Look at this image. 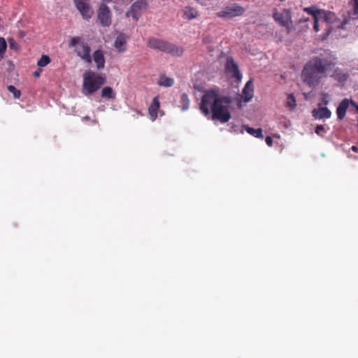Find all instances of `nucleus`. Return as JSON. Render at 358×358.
Returning a JSON list of instances; mask_svg holds the SVG:
<instances>
[{
    "instance_id": "obj_19",
    "label": "nucleus",
    "mask_w": 358,
    "mask_h": 358,
    "mask_svg": "<svg viewBox=\"0 0 358 358\" xmlns=\"http://www.w3.org/2000/svg\"><path fill=\"white\" fill-rule=\"evenodd\" d=\"M101 97L108 99H115V92L111 87H105L102 89Z\"/></svg>"
},
{
    "instance_id": "obj_37",
    "label": "nucleus",
    "mask_w": 358,
    "mask_h": 358,
    "mask_svg": "<svg viewBox=\"0 0 358 358\" xmlns=\"http://www.w3.org/2000/svg\"><path fill=\"white\" fill-rule=\"evenodd\" d=\"M40 74H41V71H40V70L36 71L34 73V76L35 77H39V76H40Z\"/></svg>"
},
{
    "instance_id": "obj_14",
    "label": "nucleus",
    "mask_w": 358,
    "mask_h": 358,
    "mask_svg": "<svg viewBox=\"0 0 358 358\" xmlns=\"http://www.w3.org/2000/svg\"><path fill=\"white\" fill-rule=\"evenodd\" d=\"M92 59L96 64L97 70H101L105 67L106 60L104 52L102 50H95L92 54Z\"/></svg>"
},
{
    "instance_id": "obj_10",
    "label": "nucleus",
    "mask_w": 358,
    "mask_h": 358,
    "mask_svg": "<svg viewBox=\"0 0 358 358\" xmlns=\"http://www.w3.org/2000/svg\"><path fill=\"white\" fill-rule=\"evenodd\" d=\"M225 70L227 73L231 78L236 80L237 82L241 81L242 75L240 73L238 65L234 62L231 57H228L225 64Z\"/></svg>"
},
{
    "instance_id": "obj_40",
    "label": "nucleus",
    "mask_w": 358,
    "mask_h": 358,
    "mask_svg": "<svg viewBox=\"0 0 358 358\" xmlns=\"http://www.w3.org/2000/svg\"><path fill=\"white\" fill-rule=\"evenodd\" d=\"M83 119H85V120H89V119H90V117H89V116H85V117H84V118H83Z\"/></svg>"
},
{
    "instance_id": "obj_6",
    "label": "nucleus",
    "mask_w": 358,
    "mask_h": 358,
    "mask_svg": "<svg viewBox=\"0 0 358 358\" xmlns=\"http://www.w3.org/2000/svg\"><path fill=\"white\" fill-rule=\"evenodd\" d=\"M273 17L281 26L285 27L289 32L292 24V13L289 9L283 8L281 10H275Z\"/></svg>"
},
{
    "instance_id": "obj_2",
    "label": "nucleus",
    "mask_w": 358,
    "mask_h": 358,
    "mask_svg": "<svg viewBox=\"0 0 358 358\" xmlns=\"http://www.w3.org/2000/svg\"><path fill=\"white\" fill-rule=\"evenodd\" d=\"M333 64L325 58L315 57L308 61L301 71L302 81L310 87L318 85L327 76V71L332 69Z\"/></svg>"
},
{
    "instance_id": "obj_11",
    "label": "nucleus",
    "mask_w": 358,
    "mask_h": 358,
    "mask_svg": "<svg viewBox=\"0 0 358 358\" xmlns=\"http://www.w3.org/2000/svg\"><path fill=\"white\" fill-rule=\"evenodd\" d=\"M144 6L145 3L143 1L138 0L135 1L127 11V15L131 17L135 20H138L141 15V10Z\"/></svg>"
},
{
    "instance_id": "obj_33",
    "label": "nucleus",
    "mask_w": 358,
    "mask_h": 358,
    "mask_svg": "<svg viewBox=\"0 0 358 358\" xmlns=\"http://www.w3.org/2000/svg\"><path fill=\"white\" fill-rule=\"evenodd\" d=\"M8 43H9V45H10V48L11 49H13V50H17L18 49V45L17 43L15 41L14 39L11 38V39H9L8 40Z\"/></svg>"
},
{
    "instance_id": "obj_36",
    "label": "nucleus",
    "mask_w": 358,
    "mask_h": 358,
    "mask_svg": "<svg viewBox=\"0 0 358 358\" xmlns=\"http://www.w3.org/2000/svg\"><path fill=\"white\" fill-rule=\"evenodd\" d=\"M73 1H74L75 4H77V3H79L80 2L90 1V0H73Z\"/></svg>"
},
{
    "instance_id": "obj_25",
    "label": "nucleus",
    "mask_w": 358,
    "mask_h": 358,
    "mask_svg": "<svg viewBox=\"0 0 358 358\" xmlns=\"http://www.w3.org/2000/svg\"><path fill=\"white\" fill-rule=\"evenodd\" d=\"M50 62V59L48 55H42L38 61L37 64L40 67H44Z\"/></svg>"
},
{
    "instance_id": "obj_13",
    "label": "nucleus",
    "mask_w": 358,
    "mask_h": 358,
    "mask_svg": "<svg viewBox=\"0 0 358 358\" xmlns=\"http://www.w3.org/2000/svg\"><path fill=\"white\" fill-rule=\"evenodd\" d=\"M317 106H318L317 108H314L312 110V115L315 119L321 120V119H328V118L331 117V112L328 108H327L325 106H322V103H318Z\"/></svg>"
},
{
    "instance_id": "obj_4",
    "label": "nucleus",
    "mask_w": 358,
    "mask_h": 358,
    "mask_svg": "<svg viewBox=\"0 0 358 358\" xmlns=\"http://www.w3.org/2000/svg\"><path fill=\"white\" fill-rule=\"evenodd\" d=\"M106 82L104 76L93 71H87L83 74V93L90 95L96 92Z\"/></svg>"
},
{
    "instance_id": "obj_34",
    "label": "nucleus",
    "mask_w": 358,
    "mask_h": 358,
    "mask_svg": "<svg viewBox=\"0 0 358 358\" xmlns=\"http://www.w3.org/2000/svg\"><path fill=\"white\" fill-rule=\"evenodd\" d=\"M242 101L246 102V85L242 90V94L241 96V101H239V103H241Z\"/></svg>"
},
{
    "instance_id": "obj_30",
    "label": "nucleus",
    "mask_w": 358,
    "mask_h": 358,
    "mask_svg": "<svg viewBox=\"0 0 358 358\" xmlns=\"http://www.w3.org/2000/svg\"><path fill=\"white\" fill-rule=\"evenodd\" d=\"M320 26H322L321 18L318 17H315V19H314L313 29L316 32H318L320 31V28H319Z\"/></svg>"
},
{
    "instance_id": "obj_1",
    "label": "nucleus",
    "mask_w": 358,
    "mask_h": 358,
    "mask_svg": "<svg viewBox=\"0 0 358 358\" xmlns=\"http://www.w3.org/2000/svg\"><path fill=\"white\" fill-rule=\"evenodd\" d=\"M230 103L229 97L220 96L214 90H208L202 96L200 110L206 116L211 113L212 120L225 123L231 119Z\"/></svg>"
},
{
    "instance_id": "obj_42",
    "label": "nucleus",
    "mask_w": 358,
    "mask_h": 358,
    "mask_svg": "<svg viewBox=\"0 0 358 358\" xmlns=\"http://www.w3.org/2000/svg\"><path fill=\"white\" fill-rule=\"evenodd\" d=\"M357 110H358V106H357Z\"/></svg>"
},
{
    "instance_id": "obj_41",
    "label": "nucleus",
    "mask_w": 358,
    "mask_h": 358,
    "mask_svg": "<svg viewBox=\"0 0 358 358\" xmlns=\"http://www.w3.org/2000/svg\"><path fill=\"white\" fill-rule=\"evenodd\" d=\"M243 129H246V126H245V125H243Z\"/></svg>"
},
{
    "instance_id": "obj_28",
    "label": "nucleus",
    "mask_w": 358,
    "mask_h": 358,
    "mask_svg": "<svg viewBox=\"0 0 358 358\" xmlns=\"http://www.w3.org/2000/svg\"><path fill=\"white\" fill-rule=\"evenodd\" d=\"M326 131L324 127L321 124L317 125L315 129V132L320 136H323Z\"/></svg>"
},
{
    "instance_id": "obj_22",
    "label": "nucleus",
    "mask_w": 358,
    "mask_h": 358,
    "mask_svg": "<svg viewBox=\"0 0 358 358\" xmlns=\"http://www.w3.org/2000/svg\"><path fill=\"white\" fill-rule=\"evenodd\" d=\"M303 10L306 13H308L309 15H312L313 16L314 19H315V17H320V13H322V10H317L314 6L304 8Z\"/></svg>"
},
{
    "instance_id": "obj_21",
    "label": "nucleus",
    "mask_w": 358,
    "mask_h": 358,
    "mask_svg": "<svg viewBox=\"0 0 358 358\" xmlns=\"http://www.w3.org/2000/svg\"><path fill=\"white\" fill-rule=\"evenodd\" d=\"M286 106L289 108V110H293L295 109L296 106V100L293 94H289L287 97Z\"/></svg>"
},
{
    "instance_id": "obj_7",
    "label": "nucleus",
    "mask_w": 358,
    "mask_h": 358,
    "mask_svg": "<svg viewBox=\"0 0 358 358\" xmlns=\"http://www.w3.org/2000/svg\"><path fill=\"white\" fill-rule=\"evenodd\" d=\"M97 17L99 22L102 27H109L112 22V13L109 7L101 3L97 10Z\"/></svg>"
},
{
    "instance_id": "obj_31",
    "label": "nucleus",
    "mask_w": 358,
    "mask_h": 358,
    "mask_svg": "<svg viewBox=\"0 0 358 358\" xmlns=\"http://www.w3.org/2000/svg\"><path fill=\"white\" fill-rule=\"evenodd\" d=\"M350 4L353 10L354 14L358 15V0H352Z\"/></svg>"
},
{
    "instance_id": "obj_12",
    "label": "nucleus",
    "mask_w": 358,
    "mask_h": 358,
    "mask_svg": "<svg viewBox=\"0 0 358 358\" xmlns=\"http://www.w3.org/2000/svg\"><path fill=\"white\" fill-rule=\"evenodd\" d=\"M75 6L84 19L89 20L92 17L94 11L90 5V1L80 2Z\"/></svg>"
},
{
    "instance_id": "obj_35",
    "label": "nucleus",
    "mask_w": 358,
    "mask_h": 358,
    "mask_svg": "<svg viewBox=\"0 0 358 358\" xmlns=\"http://www.w3.org/2000/svg\"><path fill=\"white\" fill-rule=\"evenodd\" d=\"M266 143L269 146L273 145V139L271 136H266L265 139Z\"/></svg>"
},
{
    "instance_id": "obj_16",
    "label": "nucleus",
    "mask_w": 358,
    "mask_h": 358,
    "mask_svg": "<svg viewBox=\"0 0 358 358\" xmlns=\"http://www.w3.org/2000/svg\"><path fill=\"white\" fill-rule=\"evenodd\" d=\"M349 104L350 103L348 99H344L339 103L336 108V114L338 120H341L345 117Z\"/></svg>"
},
{
    "instance_id": "obj_32",
    "label": "nucleus",
    "mask_w": 358,
    "mask_h": 358,
    "mask_svg": "<svg viewBox=\"0 0 358 358\" xmlns=\"http://www.w3.org/2000/svg\"><path fill=\"white\" fill-rule=\"evenodd\" d=\"M329 102V96L326 93L322 94L321 101L319 103H322V106H327Z\"/></svg>"
},
{
    "instance_id": "obj_5",
    "label": "nucleus",
    "mask_w": 358,
    "mask_h": 358,
    "mask_svg": "<svg viewBox=\"0 0 358 358\" xmlns=\"http://www.w3.org/2000/svg\"><path fill=\"white\" fill-rule=\"evenodd\" d=\"M69 47L73 48L78 57L86 63L90 64L92 62L90 55L91 48L80 36H73L71 38Z\"/></svg>"
},
{
    "instance_id": "obj_24",
    "label": "nucleus",
    "mask_w": 358,
    "mask_h": 358,
    "mask_svg": "<svg viewBox=\"0 0 358 358\" xmlns=\"http://www.w3.org/2000/svg\"><path fill=\"white\" fill-rule=\"evenodd\" d=\"M248 134H250V135L259 138H263L264 137L262 134V129L260 128L254 129L248 127Z\"/></svg>"
},
{
    "instance_id": "obj_9",
    "label": "nucleus",
    "mask_w": 358,
    "mask_h": 358,
    "mask_svg": "<svg viewBox=\"0 0 358 358\" xmlns=\"http://www.w3.org/2000/svg\"><path fill=\"white\" fill-rule=\"evenodd\" d=\"M322 27H324L326 33L323 38H327L331 32V27L329 24H331L336 20V15L330 11L322 10L320 13Z\"/></svg>"
},
{
    "instance_id": "obj_3",
    "label": "nucleus",
    "mask_w": 358,
    "mask_h": 358,
    "mask_svg": "<svg viewBox=\"0 0 358 358\" xmlns=\"http://www.w3.org/2000/svg\"><path fill=\"white\" fill-rule=\"evenodd\" d=\"M148 46L153 50H160L173 57H180L184 52L182 47L154 37H150L148 39Z\"/></svg>"
},
{
    "instance_id": "obj_38",
    "label": "nucleus",
    "mask_w": 358,
    "mask_h": 358,
    "mask_svg": "<svg viewBox=\"0 0 358 358\" xmlns=\"http://www.w3.org/2000/svg\"><path fill=\"white\" fill-rule=\"evenodd\" d=\"M351 149L354 152H358V148L355 145L352 146Z\"/></svg>"
},
{
    "instance_id": "obj_8",
    "label": "nucleus",
    "mask_w": 358,
    "mask_h": 358,
    "mask_svg": "<svg viewBox=\"0 0 358 358\" xmlns=\"http://www.w3.org/2000/svg\"><path fill=\"white\" fill-rule=\"evenodd\" d=\"M245 11L244 8L237 4H233L224 7L222 10L217 13V15L223 18H231L241 15Z\"/></svg>"
},
{
    "instance_id": "obj_26",
    "label": "nucleus",
    "mask_w": 358,
    "mask_h": 358,
    "mask_svg": "<svg viewBox=\"0 0 358 358\" xmlns=\"http://www.w3.org/2000/svg\"><path fill=\"white\" fill-rule=\"evenodd\" d=\"M8 90L13 94V96L15 99H19L21 96L20 91L17 90L16 87L13 85H8Z\"/></svg>"
},
{
    "instance_id": "obj_23",
    "label": "nucleus",
    "mask_w": 358,
    "mask_h": 358,
    "mask_svg": "<svg viewBox=\"0 0 358 358\" xmlns=\"http://www.w3.org/2000/svg\"><path fill=\"white\" fill-rule=\"evenodd\" d=\"M181 108L182 110H186L189 106V99L187 94L183 93L180 96Z\"/></svg>"
},
{
    "instance_id": "obj_15",
    "label": "nucleus",
    "mask_w": 358,
    "mask_h": 358,
    "mask_svg": "<svg viewBox=\"0 0 358 358\" xmlns=\"http://www.w3.org/2000/svg\"><path fill=\"white\" fill-rule=\"evenodd\" d=\"M159 107L160 103L159 101V96H157L153 98L152 103L148 108V114L150 119L152 121H155L157 119Z\"/></svg>"
},
{
    "instance_id": "obj_39",
    "label": "nucleus",
    "mask_w": 358,
    "mask_h": 358,
    "mask_svg": "<svg viewBox=\"0 0 358 358\" xmlns=\"http://www.w3.org/2000/svg\"><path fill=\"white\" fill-rule=\"evenodd\" d=\"M136 115H134V117H138V115H143V114H142L141 112H139L138 110H136Z\"/></svg>"
},
{
    "instance_id": "obj_18",
    "label": "nucleus",
    "mask_w": 358,
    "mask_h": 358,
    "mask_svg": "<svg viewBox=\"0 0 358 358\" xmlns=\"http://www.w3.org/2000/svg\"><path fill=\"white\" fill-rule=\"evenodd\" d=\"M182 17L186 20H192L198 16V12L196 8L191 6L184 8Z\"/></svg>"
},
{
    "instance_id": "obj_29",
    "label": "nucleus",
    "mask_w": 358,
    "mask_h": 358,
    "mask_svg": "<svg viewBox=\"0 0 358 358\" xmlns=\"http://www.w3.org/2000/svg\"><path fill=\"white\" fill-rule=\"evenodd\" d=\"M252 80H248V102L253 97V90L251 89Z\"/></svg>"
},
{
    "instance_id": "obj_20",
    "label": "nucleus",
    "mask_w": 358,
    "mask_h": 358,
    "mask_svg": "<svg viewBox=\"0 0 358 358\" xmlns=\"http://www.w3.org/2000/svg\"><path fill=\"white\" fill-rule=\"evenodd\" d=\"M174 83V80L171 78L165 76H161L159 78L157 84L163 87H171Z\"/></svg>"
},
{
    "instance_id": "obj_17",
    "label": "nucleus",
    "mask_w": 358,
    "mask_h": 358,
    "mask_svg": "<svg viewBox=\"0 0 358 358\" xmlns=\"http://www.w3.org/2000/svg\"><path fill=\"white\" fill-rule=\"evenodd\" d=\"M115 47L119 52H124L127 47V37L124 34H119L115 41Z\"/></svg>"
},
{
    "instance_id": "obj_27",
    "label": "nucleus",
    "mask_w": 358,
    "mask_h": 358,
    "mask_svg": "<svg viewBox=\"0 0 358 358\" xmlns=\"http://www.w3.org/2000/svg\"><path fill=\"white\" fill-rule=\"evenodd\" d=\"M7 48V44L3 38H0V57L2 58Z\"/></svg>"
}]
</instances>
